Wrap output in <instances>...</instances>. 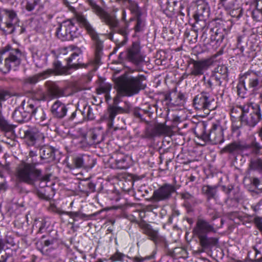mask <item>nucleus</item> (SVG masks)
Returning <instances> with one entry per match:
<instances>
[{"instance_id": "obj_1", "label": "nucleus", "mask_w": 262, "mask_h": 262, "mask_svg": "<svg viewBox=\"0 0 262 262\" xmlns=\"http://www.w3.org/2000/svg\"><path fill=\"white\" fill-rule=\"evenodd\" d=\"M88 4L91 7L92 11L95 14L105 25L108 26L111 32L108 34V38L116 43L114 52L124 46L128 40L129 33L128 24L118 28L119 20L117 16L106 11L99 6L94 0H88Z\"/></svg>"}, {"instance_id": "obj_2", "label": "nucleus", "mask_w": 262, "mask_h": 262, "mask_svg": "<svg viewBox=\"0 0 262 262\" xmlns=\"http://www.w3.org/2000/svg\"><path fill=\"white\" fill-rule=\"evenodd\" d=\"M145 80V76L142 75L134 77L124 74L119 76L116 81L117 94L113 99V106H118L122 97L133 96L144 90L146 86L144 82Z\"/></svg>"}, {"instance_id": "obj_3", "label": "nucleus", "mask_w": 262, "mask_h": 262, "mask_svg": "<svg viewBox=\"0 0 262 262\" xmlns=\"http://www.w3.org/2000/svg\"><path fill=\"white\" fill-rule=\"evenodd\" d=\"M38 164V162L33 159L29 162L21 161L15 170V176L16 179L20 182L34 185L41 175V170L36 168Z\"/></svg>"}, {"instance_id": "obj_4", "label": "nucleus", "mask_w": 262, "mask_h": 262, "mask_svg": "<svg viewBox=\"0 0 262 262\" xmlns=\"http://www.w3.org/2000/svg\"><path fill=\"white\" fill-rule=\"evenodd\" d=\"M194 132L199 138L205 141H210L214 144H221L224 141L223 129L220 125L213 124L209 133H207L206 124L202 122L196 125Z\"/></svg>"}, {"instance_id": "obj_5", "label": "nucleus", "mask_w": 262, "mask_h": 262, "mask_svg": "<svg viewBox=\"0 0 262 262\" xmlns=\"http://www.w3.org/2000/svg\"><path fill=\"white\" fill-rule=\"evenodd\" d=\"M77 21L86 30L89 34L94 41L95 46V58L94 60L95 64H99L100 62L101 57L102 55L103 42L99 39L98 34L90 24L84 15L78 13L76 14Z\"/></svg>"}, {"instance_id": "obj_6", "label": "nucleus", "mask_w": 262, "mask_h": 262, "mask_svg": "<svg viewBox=\"0 0 262 262\" xmlns=\"http://www.w3.org/2000/svg\"><path fill=\"white\" fill-rule=\"evenodd\" d=\"M4 12L6 16V19L3 21L2 17L0 15V28L7 34H11L18 31L20 34L25 31V28L19 25V20L16 12L12 10L5 9Z\"/></svg>"}, {"instance_id": "obj_7", "label": "nucleus", "mask_w": 262, "mask_h": 262, "mask_svg": "<svg viewBox=\"0 0 262 262\" xmlns=\"http://www.w3.org/2000/svg\"><path fill=\"white\" fill-rule=\"evenodd\" d=\"M243 114L241 123L250 127H254L261 118L260 106L257 104L250 103L243 106Z\"/></svg>"}, {"instance_id": "obj_8", "label": "nucleus", "mask_w": 262, "mask_h": 262, "mask_svg": "<svg viewBox=\"0 0 262 262\" xmlns=\"http://www.w3.org/2000/svg\"><path fill=\"white\" fill-rule=\"evenodd\" d=\"M56 34L57 37L62 41L72 40L77 38L80 33L77 26L71 19L62 21L56 29Z\"/></svg>"}, {"instance_id": "obj_9", "label": "nucleus", "mask_w": 262, "mask_h": 262, "mask_svg": "<svg viewBox=\"0 0 262 262\" xmlns=\"http://www.w3.org/2000/svg\"><path fill=\"white\" fill-rule=\"evenodd\" d=\"M216 54L213 56L200 60H194L190 58L189 64L192 65L190 68L189 75L194 77H200L204 74L205 72L213 64L214 59L217 56Z\"/></svg>"}, {"instance_id": "obj_10", "label": "nucleus", "mask_w": 262, "mask_h": 262, "mask_svg": "<svg viewBox=\"0 0 262 262\" xmlns=\"http://www.w3.org/2000/svg\"><path fill=\"white\" fill-rule=\"evenodd\" d=\"M193 105L195 109L205 111L206 114L215 110L217 106L214 99L210 94L204 92L197 95L194 98Z\"/></svg>"}, {"instance_id": "obj_11", "label": "nucleus", "mask_w": 262, "mask_h": 262, "mask_svg": "<svg viewBox=\"0 0 262 262\" xmlns=\"http://www.w3.org/2000/svg\"><path fill=\"white\" fill-rule=\"evenodd\" d=\"M240 81L245 90L252 89L255 90L258 88L262 81V76L260 72L249 70L241 75Z\"/></svg>"}, {"instance_id": "obj_12", "label": "nucleus", "mask_w": 262, "mask_h": 262, "mask_svg": "<svg viewBox=\"0 0 262 262\" xmlns=\"http://www.w3.org/2000/svg\"><path fill=\"white\" fill-rule=\"evenodd\" d=\"M45 137V135L41 130L35 126L28 127L24 130V136L22 137L29 146H33L38 142H42Z\"/></svg>"}, {"instance_id": "obj_13", "label": "nucleus", "mask_w": 262, "mask_h": 262, "mask_svg": "<svg viewBox=\"0 0 262 262\" xmlns=\"http://www.w3.org/2000/svg\"><path fill=\"white\" fill-rule=\"evenodd\" d=\"M125 55L126 60L136 66H138L144 62V58L141 54V47L138 41L132 43L126 50Z\"/></svg>"}, {"instance_id": "obj_14", "label": "nucleus", "mask_w": 262, "mask_h": 262, "mask_svg": "<svg viewBox=\"0 0 262 262\" xmlns=\"http://www.w3.org/2000/svg\"><path fill=\"white\" fill-rule=\"evenodd\" d=\"M130 108L131 104L128 101L124 102L123 107L110 106L104 115L103 118L107 121L109 126H112L116 115L119 114H128L130 112Z\"/></svg>"}, {"instance_id": "obj_15", "label": "nucleus", "mask_w": 262, "mask_h": 262, "mask_svg": "<svg viewBox=\"0 0 262 262\" xmlns=\"http://www.w3.org/2000/svg\"><path fill=\"white\" fill-rule=\"evenodd\" d=\"M216 229L213 224H211L204 218L199 217L192 230L193 234L196 236L207 235L210 233H215Z\"/></svg>"}, {"instance_id": "obj_16", "label": "nucleus", "mask_w": 262, "mask_h": 262, "mask_svg": "<svg viewBox=\"0 0 262 262\" xmlns=\"http://www.w3.org/2000/svg\"><path fill=\"white\" fill-rule=\"evenodd\" d=\"M176 190L174 185L168 183L164 184L154 191L152 199L156 202L169 200Z\"/></svg>"}, {"instance_id": "obj_17", "label": "nucleus", "mask_w": 262, "mask_h": 262, "mask_svg": "<svg viewBox=\"0 0 262 262\" xmlns=\"http://www.w3.org/2000/svg\"><path fill=\"white\" fill-rule=\"evenodd\" d=\"M31 100L23 101L20 107L15 110L12 117L17 122L22 123L31 119Z\"/></svg>"}, {"instance_id": "obj_18", "label": "nucleus", "mask_w": 262, "mask_h": 262, "mask_svg": "<svg viewBox=\"0 0 262 262\" xmlns=\"http://www.w3.org/2000/svg\"><path fill=\"white\" fill-rule=\"evenodd\" d=\"M23 53L18 49H11L7 52L5 59V67L9 71L12 68H15L20 64Z\"/></svg>"}, {"instance_id": "obj_19", "label": "nucleus", "mask_w": 262, "mask_h": 262, "mask_svg": "<svg viewBox=\"0 0 262 262\" xmlns=\"http://www.w3.org/2000/svg\"><path fill=\"white\" fill-rule=\"evenodd\" d=\"M210 9L208 3L204 0H198L196 2V10L193 17L195 23L204 21L209 15Z\"/></svg>"}, {"instance_id": "obj_20", "label": "nucleus", "mask_w": 262, "mask_h": 262, "mask_svg": "<svg viewBox=\"0 0 262 262\" xmlns=\"http://www.w3.org/2000/svg\"><path fill=\"white\" fill-rule=\"evenodd\" d=\"M248 147L247 144L242 141H234L226 145L221 149V152L235 156L248 149Z\"/></svg>"}, {"instance_id": "obj_21", "label": "nucleus", "mask_w": 262, "mask_h": 262, "mask_svg": "<svg viewBox=\"0 0 262 262\" xmlns=\"http://www.w3.org/2000/svg\"><path fill=\"white\" fill-rule=\"evenodd\" d=\"M31 118H34L37 123L41 125L46 124V115L43 110L33 100H31Z\"/></svg>"}, {"instance_id": "obj_22", "label": "nucleus", "mask_w": 262, "mask_h": 262, "mask_svg": "<svg viewBox=\"0 0 262 262\" xmlns=\"http://www.w3.org/2000/svg\"><path fill=\"white\" fill-rule=\"evenodd\" d=\"M68 108L67 105L59 100H56L52 104L50 111L53 117L62 119L67 115Z\"/></svg>"}, {"instance_id": "obj_23", "label": "nucleus", "mask_w": 262, "mask_h": 262, "mask_svg": "<svg viewBox=\"0 0 262 262\" xmlns=\"http://www.w3.org/2000/svg\"><path fill=\"white\" fill-rule=\"evenodd\" d=\"M139 226L142 230V233L147 235L149 239L155 243L160 240V235L158 230L154 229L150 224L143 221L139 223Z\"/></svg>"}, {"instance_id": "obj_24", "label": "nucleus", "mask_w": 262, "mask_h": 262, "mask_svg": "<svg viewBox=\"0 0 262 262\" xmlns=\"http://www.w3.org/2000/svg\"><path fill=\"white\" fill-rule=\"evenodd\" d=\"M169 128L165 125V124L157 123L152 128H146L145 135L148 138H152L156 136L167 135L169 133Z\"/></svg>"}, {"instance_id": "obj_25", "label": "nucleus", "mask_w": 262, "mask_h": 262, "mask_svg": "<svg viewBox=\"0 0 262 262\" xmlns=\"http://www.w3.org/2000/svg\"><path fill=\"white\" fill-rule=\"evenodd\" d=\"M165 100L170 107L182 106L185 102V96L181 92L175 91L166 95Z\"/></svg>"}, {"instance_id": "obj_26", "label": "nucleus", "mask_w": 262, "mask_h": 262, "mask_svg": "<svg viewBox=\"0 0 262 262\" xmlns=\"http://www.w3.org/2000/svg\"><path fill=\"white\" fill-rule=\"evenodd\" d=\"M73 164L75 168H79L84 167L85 168H92L95 163L94 160L89 156H79L73 159Z\"/></svg>"}, {"instance_id": "obj_27", "label": "nucleus", "mask_w": 262, "mask_h": 262, "mask_svg": "<svg viewBox=\"0 0 262 262\" xmlns=\"http://www.w3.org/2000/svg\"><path fill=\"white\" fill-rule=\"evenodd\" d=\"M199 239L201 248L198 250L199 253L204 252L206 249L215 246L218 243V239L215 237H208L207 235L196 236Z\"/></svg>"}, {"instance_id": "obj_28", "label": "nucleus", "mask_w": 262, "mask_h": 262, "mask_svg": "<svg viewBox=\"0 0 262 262\" xmlns=\"http://www.w3.org/2000/svg\"><path fill=\"white\" fill-rule=\"evenodd\" d=\"M67 64L70 69L77 70L79 68H85L88 66V64H84L80 61L78 54L72 52L70 54V56L67 59Z\"/></svg>"}, {"instance_id": "obj_29", "label": "nucleus", "mask_w": 262, "mask_h": 262, "mask_svg": "<svg viewBox=\"0 0 262 262\" xmlns=\"http://www.w3.org/2000/svg\"><path fill=\"white\" fill-rule=\"evenodd\" d=\"M48 94L52 97L58 98L63 96L64 92L55 83L48 81L46 83Z\"/></svg>"}, {"instance_id": "obj_30", "label": "nucleus", "mask_w": 262, "mask_h": 262, "mask_svg": "<svg viewBox=\"0 0 262 262\" xmlns=\"http://www.w3.org/2000/svg\"><path fill=\"white\" fill-rule=\"evenodd\" d=\"M52 73V71L48 69L43 72L26 78L24 79V82L26 84H35L39 80L46 78L48 76L51 75Z\"/></svg>"}, {"instance_id": "obj_31", "label": "nucleus", "mask_w": 262, "mask_h": 262, "mask_svg": "<svg viewBox=\"0 0 262 262\" xmlns=\"http://www.w3.org/2000/svg\"><path fill=\"white\" fill-rule=\"evenodd\" d=\"M211 31L214 34L211 35V41H215L216 43L219 45L223 41L227 34V31L224 28H213L211 29Z\"/></svg>"}, {"instance_id": "obj_32", "label": "nucleus", "mask_w": 262, "mask_h": 262, "mask_svg": "<svg viewBox=\"0 0 262 262\" xmlns=\"http://www.w3.org/2000/svg\"><path fill=\"white\" fill-rule=\"evenodd\" d=\"M217 185H204L202 187V193L206 196L208 200L211 199L216 200L217 198Z\"/></svg>"}, {"instance_id": "obj_33", "label": "nucleus", "mask_w": 262, "mask_h": 262, "mask_svg": "<svg viewBox=\"0 0 262 262\" xmlns=\"http://www.w3.org/2000/svg\"><path fill=\"white\" fill-rule=\"evenodd\" d=\"M116 2L127 4V7L131 11L132 13L134 14L136 16L141 15L140 8L135 1L132 0H116Z\"/></svg>"}, {"instance_id": "obj_34", "label": "nucleus", "mask_w": 262, "mask_h": 262, "mask_svg": "<svg viewBox=\"0 0 262 262\" xmlns=\"http://www.w3.org/2000/svg\"><path fill=\"white\" fill-rule=\"evenodd\" d=\"M222 77L218 74H212L209 78L205 81L206 86L212 89L215 86H220L222 85Z\"/></svg>"}, {"instance_id": "obj_35", "label": "nucleus", "mask_w": 262, "mask_h": 262, "mask_svg": "<svg viewBox=\"0 0 262 262\" xmlns=\"http://www.w3.org/2000/svg\"><path fill=\"white\" fill-rule=\"evenodd\" d=\"M41 150H42L40 154V158L42 160H47V162H49L54 160V150L53 148L50 146H44Z\"/></svg>"}, {"instance_id": "obj_36", "label": "nucleus", "mask_w": 262, "mask_h": 262, "mask_svg": "<svg viewBox=\"0 0 262 262\" xmlns=\"http://www.w3.org/2000/svg\"><path fill=\"white\" fill-rule=\"evenodd\" d=\"M59 214H65L68 215L70 218L73 220L74 222L77 221V218H79L81 220H85V218L89 217L90 216H93L95 215V214H92L91 215H87L84 213H81L80 211H62L59 212Z\"/></svg>"}, {"instance_id": "obj_37", "label": "nucleus", "mask_w": 262, "mask_h": 262, "mask_svg": "<svg viewBox=\"0 0 262 262\" xmlns=\"http://www.w3.org/2000/svg\"><path fill=\"white\" fill-rule=\"evenodd\" d=\"M127 157L123 155L117 156L114 163V167L119 169H126L129 167V164L127 162Z\"/></svg>"}, {"instance_id": "obj_38", "label": "nucleus", "mask_w": 262, "mask_h": 262, "mask_svg": "<svg viewBox=\"0 0 262 262\" xmlns=\"http://www.w3.org/2000/svg\"><path fill=\"white\" fill-rule=\"evenodd\" d=\"M53 67L54 70H52V73L54 72L57 75H63V74H68L69 70L70 69L69 68L68 64L67 66H62L61 63L59 61H56L53 63Z\"/></svg>"}, {"instance_id": "obj_39", "label": "nucleus", "mask_w": 262, "mask_h": 262, "mask_svg": "<svg viewBox=\"0 0 262 262\" xmlns=\"http://www.w3.org/2000/svg\"><path fill=\"white\" fill-rule=\"evenodd\" d=\"M32 57L37 67H39L45 61L42 52L37 49H33L32 51Z\"/></svg>"}, {"instance_id": "obj_40", "label": "nucleus", "mask_w": 262, "mask_h": 262, "mask_svg": "<svg viewBox=\"0 0 262 262\" xmlns=\"http://www.w3.org/2000/svg\"><path fill=\"white\" fill-rule=\"evenodd\" d=\"M16 126L10 123L3 117L0 116V129L4 132H13Z\"/></svg>"}, {"instance_id": "obj_41", "label": "nucleus", "mask_w": 262, "mask_h": 262, "mask_svg": "<svg viewBox=\"0 0 262 262\" xmlns=\"http://www.w3.org/2000/svg\"><path fill=\"white\" fill-rule=\"evenodd\" d=\"M26 9L28 11H32L37 8V11L42 9L43 7L41 5L40 0H26Z\"/></svg>"}, {"instance_id": "obj_42", "label": "nucleus", "mask_w": 262, "mask_h": 262, "mask_svg": "<svg viewBox=\"0 0 262 262\" xmlns=\"http://www.w3.org/2000/svg\"><path fill=\"white\" fill-rule=\"evenodd\" d=\"M136 24L134 27L136 33H142L145 28V20L141 17V15L136 16Z\"/></svg>"}, {"instance_id": "obj_43", "label": "nucleus", "mask_w": 262, "mask_h": 262, "mask_svg": "<svg viewBox=\"0 0 262 262\" xmlns=\"http://www.w3.org/2000/svg\"><path fill=\"white\" fill-rule=\"evenodd\" d=\"M81 113L87 120H93L95 118L93 109L90 105H85L81 111Z\"/></svg>"}, {"instance_id": "obj_44", "label": "nucleus", "mask_w": 262, "mask_h": 262, "mask_svg": "<svg viewBox=\"0 0 262 262\" xmlns=\"http://www.w3.org/2000/svg\"><path fill=\"white\" fill-rule=\"evenodd\" d=\"M112 88V85L109 83L101 82L98 88L96 89L98 94H106L110 93Z\"/></svg>"}, {"instance_id": "obj_45", "label": "nucleus", "mask_w": 262, "mask_h": 262, "mask_svg": "<svg viewBox=\"0 0 262 262\" xmlns=\"http://www.w3.org/2000/svg\"><path fill=\"white\" fill-rule=\"evenodd\" d=\"M214 74H218L222 77V79H225L228 76L227 67L224 65L219 66L215 69Z\"/></svg>"}, {"instance_id": "obj_46", "label": "nucleus", "mask_w": 262, "mask_h": 262, "mask_svg": "<svg viewBox=\"0 0 262 262\" xmlns=\"http://www.w3.org/2000/svg\"><path fill=\"white\" fill-rule=\"evenodd\" d=\"M15 95V93L11 90L0 89V102L4 101Z\"/></svg>"}, {"instance_id": "obj_47", "label": "nucleus", "mask_w": 262, "mask_h": 262, "mask_svg": "<svg viewBox=\"0 0 262 262\" xmlns=\"http://www.w3.org/2000/svg\"><path fill=\"white\" fill-rule=\"evenodd\" d=\"M243 114V106L233 107L230 112V115L232 118H239L241 121V116Z\"/></svg>"}, {"instance_id": "obj_48", "label": "nucleus", "mask_w": 262, "mask_h": 262, "mask_svg": "<svg viewBox=\"0 0 262 262\" xmlns=\"http://www.w3.org/2000/svg\"><path fill=\"white\" fill-rule=\"evenodd\" d=\"M247 145L249 146L248 149H252L251 153L254 155L259 154L262 148L260 144L256 141L252 142L250 144H247Z\"/></svg>"}, {"instance_id": "obj_49", "label": "nucleus", "mask_w": 262, "mask_h": 262, "mask_svg": "<svg viewBox=\"0 0 262 262\" xmlns=\"http://www.w3.org/2000/svg\"><path fill=\"white\" fill-rule=\"evenodd\" d=\"M252 16L257 21H262V7H256L252 11Z\"/></svg>"}, {"instance_id": "obj_50", "label": "nucleus", "mask_w": 262, "mask_h": 262, "mask_svg": "<svg viewBox=\"0 0 262 262\" xmlns=\"http://www.w3.org/2000/svg\"><path fill=\"white\" fill-rule=\"evenodd\" d=\"M51 174H46L44 176L41 175L40 177L37 180H39V183L38 184V187L40 188H43L47 186V182L50 181Z\"/></svg>"}, {"instance_id": "obj_51", "label": "nucleus", "mask_w": 262, "mask_h": 262, "mask_svg": "<svg viewBox=\"0 0 262 262\" xmlns=\"http://www.w3.org/2000/svg\"><path fill=\"white\" fill-rule=\"evenodd\" d=\"M253 222L256 228L262 233V216H254Z\"/></svg>"}, {"instance_id": "obj_52", "label": "nucleus", "mask_w": 262, "mask_h": 262, "mask_svg": "<svg viewBox=\"0 0 262 262\" xmlns=\"http://www.w3.org/2000/svg\"><path fill=\"white\" fill-rule=\"evenodd\" d=\"M243 13V9L241 7H238L236 9H233L230 11V14L232 17L238 18Z\"/></svg>"}, {"instance_id": "obj_53", "label": "nucleus", "mask_w": 262, "mask_h": 262, "mask_svg": "<svg viewBox=\"0 0 262 262\" xmlns=\"http://www.w3.org/2000/svg\"><path fill=\"white\" fill-rule=\"evenodd\" d=\"M46 222L43 220H41V221H39V219H35L34 220V226H35L36 227L37 226H39V230L38 232L40 233L42 232V230L44 229V228L46 226Z\"/></svg>"}, {"instance_id": "obj_54", "label": "nucleus", "mask_w": 262, "mask_h": 262, "mask_svg": "<svg viewBox=\"0 0 262 262\" xmlns=\"http://www.w3.org/2000/svg\"><path fill=\"white\" fill-rule=\"evenodd\" d=\"M124 257V254L117 252L111 257V259L113 261H122Z\"/></svg>"}, {"instance_id": "obj_55", "label": "nucleus", "mask_w": 262, "mask_h": 262, "mask_svg": "<svg viewBox=\"0 0 262 262\" xmlns=\"http://www.w3.org/2000/svg\"><path fill=\"white\" fill-rule=\"evenodd\" d=\"M35 193L41 199L46 201H49L50 200V196L46 195L44 193L42 192L38 189H36L35 190Z\"/></svg>"}, {"instance_id": "obj_56", "label": "nucleus", "mask_w": 262, "mask_h": 262, "mask_svg": "<svg viewBox=\"0 0 262 262\" xmlns=\"http://www.w3.org/2000/svg\"><path fill=\"white\" fill-rule=\"evenodd\" d=\"M180 195L182 199L185 200H190L194 198L192 194L187 191L181 192L180 193Z\"/></svg>"}, {"instance_id": "obj_57", "label": "nucleus", "mask_w": 262, "mask_h": 262, "mask_svg": "<svg viewBox=\"0 0 262 262\" xmlns=\"http://www.w3.org/2000/svg\"><path fill=\"white\" fill-rule=\"evenodd\" d=\"M252 208L255 212H258L259 210L262 209V199L255 205L252 206Z\"/></svg>"}, {"instance_id": "obj_58", "label": "nucleus", "mask_w": 262, "mask_h": 262, "mask_svg": "<svg viewBox=\"0 0 262 262\" xmlns=\"http://www.w3.org/2000/svg\"><path fill=\"white\" fill-rule=\"evenodd\" d=\"M98 134L96 132H93L91 134V138L93 143H99L100 140L98 138Z\"/></svg>"}, {"instance_id": "obj_59", "label": "nucleus", "mask_w": 262, "mask_h": 262, "mask_svg": "<svg viewBox=\"0 0 262 262\" xmlns=\"http://www.w3.org/2000/svg\"><path fill=\"white\" fill-rule=\"evenodd\" d=\"M133 114L134 115L139 119H140L141 120H143L144 119L142 118V116L140 113V110L137 108H134L133 111Z\"/></svg>"}, {"instance_id": "obj_60", "label": "nucleus", "mask_w": 262, "mask_h": 262, "mask_svg": "<svg viewBox=\"0 0 262 262\" xmlns=\"http://www.w3.org/2000/svg\"><path fill=\"white\" fill-rule=\"evenodd\" d=\"M233 189V187L231 186V188L230 187H228V188H226L225 186H223V190L228 195H230V192H231V191Z\"/></svg>"}, {"instance_id": "obj_61", "label": "nucleus", "mask_w": 262, "mask_h": 262, "mask_svg": "<svg viewBox=\"0 0 262 262\" xmlns=\"http://www.w3.org/2000/svg\"><path fill=\"white\" fill-rule=\"evenodd\" d=\"M55 241V239H51L46 240L44 242V245L45 246H49L51 245H52L54 243Z\"/></svg>"}, {"instance_id": "obj_62", "label": "nucleus", "mask_w": 262, "mask_h": 262, "mask_svg": "<svg viewBox=\"0 0 262 262\" xmlns=\"http://www.w3.org/2000/svg\"><path fill=\"white\" fill-rule=\"evenodd\" d=\"M28 156L30 158H32L31 160L32 159H33L34 160L36 161V160L33 159V157H36L37 156V154H36V152L35 151L30 150Z\"/></svg>"}, {"instance_id": "obj_63", "label": "nucleus", "mask_w": 262, "mask_h": 262, "mask_svg": "<svg viewBox=\"0 0 262 262\" xmlns=\"http://www.w3.org/2000/svg\"><path fill=\"white\" fill-rule=\"evenodd\" d=\"M253 249L255 251L256 255H257L258 254L261 253L260 251V248H259V246L258 245H255L253 247Z\"/></svg>"}, {"instance_id": "obj_64", "label": "nucleus", "mask_w": 262, "mask_h": 262, "mask_svg": "<svg viewBox=\"0 0 262 262\" xmlns=\"http://www.w3.org/2000/svg\"><path fill=\"white\" fill-rule=\"evenodd\" d=\"M8 256L7 254L5 253L4 255H2L0 258V262H6Z\"/></svg>"}]
</instances>
